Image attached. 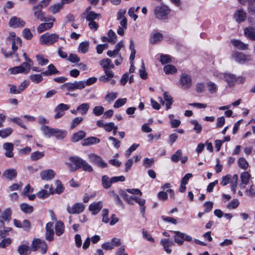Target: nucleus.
<instances>
[{
    "label": "nucleus",
    "instance_id": "nucleus-1",
    "mask_svg": "<svg viewBox=\"0 0 255 255\" xmlns=\"http://www.w3.org/2000/svg\"><path fill=\"white\" fill-rule=\"evenodd\" d=\"M69 160L75 165L73 167L71 163L67 164L70 168L71 171H76L81 168L84 171L89 172H92L93 170L92 167L87 162L80 157L72 156L69 158Z\"/></svg>",
    "mask_w": 255,
    "mask_h": 255
},
{
    "label": "nucleus",
    "instance_id": "nucleus-2",
    "mask_svg": "<svg viewBox=\"0 0 255 255\" xmlns=\"http://www.w3.org/2000/svg\"><path fill=\"white\" fill-rule=\"evenodd\" d=\"M15 33L10 32L9 33V36L6 39L7 44L6 46L2 47L1 49L2 53L6 58L14 54V51L15 48Z\"/></svg>",
    "mask_w": 255,
    "mask_h": 255
},
{
    "label": "nucleus",
    "instance_id": "nucleus-3",
    "mask_svg": "<svg viewBox=\"0 0 255 255\" xmlns=\"http://www.w3.org/2000/svg\"><path fill=\"white\" fill-rule=\"evenodd\" d=\"M59 35L56 33H46L40 37V42L42 45H51L58 41Z\"/></svg>",
    "mask_w": 255,
    "mask_h": 255
},
{
    "label": "nucleus",
    "instance_id": "nucleus-4",
    "mask_svg": "<svg viewBox=\"0 0 255 255\" xmlns=\"http://www.w3.org/2000/svg\"><path fill=\"white\" fill-rule=\"evenodd\" d=\"M170 9L164 5L155 6L154 9V13L155 17L160 19H165L167 17Z\"/></svg>",
    "mask_w": 255,
    "mask_h": 255
},
{
    "label": "nucleus",
    "instance_id": "nucleus-5",
    "mask_svg": "<svg viewBox=\"0 0 255 255\" xmlns=\"http://www.w3.org/2000/svg\"><path fill=\"white\" fill-rule=\"evenodd\" d=\"M100 65L103 68V70L105 74H107L109 76H112V73H114L111 69L115 68V65L112 63L111 59L106 58L102 59L100 62Z\"/></svg>",
    "mask_w": 255,
    "mask_h": 255
},
{
    "label": "nucleus",
    "instance_id": "nucleus-6",
    "mask_svg": "<svg viewBox=\"0 0 255 255\" xmlns=\"http://www.w3.org/2000/svg\"><path fill=\"white\" fill-rule=\"evenodd\" d=\"M84 84L82 81H75L74 83H66L61 86V88L65 89L67 91H73L77 89H84Z\"/></svg>",
    "mask_w": 255,
    "mask_h": 255
},
{
    "label": "nucleus",
    "instance_id": "nucleus-7",
    "mask_svg": "<svg viewBox=\"0 0 255 255\" xmlns=\"http://www.w3.org/2000/svg\"><path fill=\"white\" fill-rule=\"evenodd\" d=\"M88 159L91 162L96 164L98 167L101 168L108 167V164L104 162L102 158L96 154L91 153L89 154Z\"/></svg>",
    "mask_w": 255,
    "mask_h": 255
},
{
    "label": "nucleus",
    "instance_id": "nucleus-8",
    "mask_svg": "<svg viewBox=\"0 0 255 255\" xmlns=\"http://www.w3.org/2000/svg\"><path fill=\"white\" fill-rule=\"evenodd\" d=\"M32 10L34 11V16L35 18L41 21H47L49 20L52 21H55V19L54 17H50L46 18L45 16V13L42 10V8H36L35 5L32 7Z\"/></svg>",
    "mask_w": 255,
    "mask_h": 255
},
{
    "label": "nucleus",
    "instance_id": "nucleus-9",
    "mask_svg": "<svg viewBox=\"0 0 255 255\" xmlns=\"http://www.w3.org/2000/svg\"><path fill=\"white\" fill-rule=\"evenodd\" d=\"M220 79H224L230 87L233 86L236 80V76L234 74L228 73H219L217 75Z\"/></svg>",
    "mask_w": 255,
    "mask_h": 255
},
{
    "label": "nucleus",
    "instance_id": "nucleus-10",
    "mask_svg": "<svg viewBox=\"0 0 255 255\" xmlns=\"http://www.w3.org/2000/svg\"><path fill=\"white\" fill-rule=\"evenodd\" d=\"M70 108V106L65 104H60L58 105L55 108L54 111L56 112V114L54 115V119H58L64 115V112L68 110Z\"/></svg>",
    "mask_w": 255,
    "mask_h": 255
},
{
    "label": "nucleus",
    "instance_id": "nucleus-11",
    "mask_svg": "<svg viewBox=\"0 0 255 255\" xmlns=\"http://www.w3.org/2000/svg\"><path fill=\"white\" fill-rule=\"evenodd\" d=\"M121 244V243L120 239L117 238H114L110 242H108L102 244V247L103 249L108 251L111 250L115 247L120 246Z\"/></svg>",
    "mask_w": 255,
    "mask_h": 255
},
{
    "label": "nucleus",
    "instance_id": "nucleus-12",
    "mask_svg": "<svg viewBox=\"0 0 255 255\" xmlns=\"http://www.w3.org/2000/svg\"><path fill=\"white\" fill-rule=\"evenodd\" d=\"M180 83L182 89L184 90L189 89L192 85V80L190 76L185 73L182 74L180 76Z\"/></svg>",
    "mask_w": 255,
    "mask_h": 255
},
{
    "label": "nucleus",
    "instance_id": "nucleus-13",
    "mask_svg": "<svg viewBox=\"0 0 255 255\" xmlns=\"http://www.w3.org/2000/svg\"><path fill=\"white\" fill-rule=\"evenodd\" d=\"M232 57L237 62L244 64L246 61L251 60L249 55H246L243 53L235 52L232 54Z\"/></svg>",
    "mask_w": 255,
    "mask_h": 255
},
{
    "label": "nucleus",
    "instance_id": "nucleus-14",
    "mask_svg": "<svg viewBox=\"0 0 255 255\" xmlns=\"http://www.w3.org/2000/svg\"><path fill=\"white\" fill-rule=\"evenodd\" d=\"M53 223L52 222H48L47 223L45 230V239L48 241H51L53 239L54 232L53 230Z\"/></svg>",
    "mask_w": 255,
    "mask_h": 255
},
{
    "label": "nucleus",
    "instance_id": "nucleus-15",
    "mask_svg": "<svg viewBox=\"0 0 255 255\" xmlns=\"http://www.w3.org/2000/svg\"><path fill=\"white\" fill-rule=\"evenodd\" d=\"M55 175V172L52 169L44 170L40 173V177L41 179L47 181L53 179Z\"/></svg>",
    "mask_w": 255,
    "mask_h": 255
},
{
    "label": "nucleus",
    "instance_id": "nucleus-16",
    "mask_svg": "<svg viewBox=\"0 0 255 255\" xmlns=\"http://www.w3.org/2000/svg\"><path fill=\"white\" fill-rule=\"evenodd\" d=\"M33 63L28 62H23L20 66H17V73H21L27 74L30 69L31 66H32Z\"/></svg>",
    "mask_w": 255,
    "mask_h": 255
},
{
    "label": "nucleus",
    "instance_id": "nucleus-17",
    "mask_svg": "<svg viewBox=\"0 0 255 255\" xmlns=\"http://www.w3.org/2000/svg\"><path fill=\"white\" fill-rule=\"evenodd\" d=\"M2 177L9 181L12 180L16 177V170L13 168H8L2 172Z\"/></svg>",
    "mask_w": 255,
    "mask_h": 255
},
{
    "label": "nucleus",
    "instance_id": "nucleus-18",
    "mask_svg": "<svg viewBox=\"0 0 255 255\" xmlns=\"http://www.w3.org/2000/svg\"><path fill=\"white\" fill-rule=\"evenodd\" d=\"M160 244L163 246L164 250L167 254L171 253L172 251L169 249V247L174 245L172 241L168 239H163L160 241Z\"/></svg>",
    "mask_w": 255,
    "mask_h": 255
},
{
    "label": "nucleus",
    "instance_id": "nucleus-19",
    "mask_svg": "<svg viewBox=\"0 0 255 255\" xmlns=\"http://www.w3.org/2000/svg\"><path fill=\"white\" fill-rule=\"evenodd\" d=\"M3 148L6 151L5 155L7 157H11L13 156L12 152L13 144L10 142H6L3 144Z\"/></svg>",
    "mask_w": 255,
    "mask_h": 255
},
{
    "label": "nucleus",
    "instance_id": "nucleus-20",
    "mask_svg": "<svg viewBox=\"0 0 255 255\" xmlns=\"http://www.w3.org/2000/svg\"><path fill=\"white\" fill-rule=\"evenodd\" d=\"M55 185H56V188H55V190H53V189L51 187L49 188L50 193L51 194H53L54 193L59 194L61 193L63 191L64 189L61 182L59 180H57L55 181Z\"/></svg>",
    "mask_w": 255,
    "mask_h": 255
},
{
    "label": "nucleus",
    "instance_id": "nucleus-21",
    "mask_svg": "<svg viewBox=\"0 0 255 255\" xmlns=\"http://www.w3.org/2000/svg\"><path fill=\"white\" fill-rule=\"evenodd\" d=\"M17 251L20 255H29L31 250L28 244H22L18 247Z\"/></svg>",
    "mask_w": 255,
    "mask_h": 255
},
{
    "label": "nucleus",
    "instance_id": "nucleus-22",
    "mask_svg": "<svg viewBox=\"0 0 255 255\" xmlns=\"http://www.w3.org/2000/svg\"><path fill=\"white\" fill-rule=\"evenodd\" d=\"M247 17L246 13L243 9L237 10L234 14V18L238 22L244 21Z\"/></svg>",
    "mask_w": 255,
    "mask_h": 255
},
{
    "label": "nucleus",
    "instance_id": "nucleus-23",
    "mask_svg": "<svg viewBox=\"0 0 255 255\" xmlns=\"http://www.w3.org/2000/svg\"><path fill=\"white\" fill-rule=\"evenodd\" d=\"M60 72L56 69L53 64H50L47 67V70L42 73L44 76H50L55 74H59Z\"/></svg>",
    "mask_w": 255,
    "mask_h": 255
},
{
    "label": "nucleus",
    "instance_id": "nucleus-24",
    "mask_svg": "<svg viewBox=\"0 0 255 255\" xmlns=\"http://www.w3.org/2000/svg\"><path fill=\"white\" fill-rule=\"evenodd\" d=\"M231 43L236 48L240 50H245L248 48V45L240 40L233 39L231 40Z\"/></svg>",
    "mask_w": 255,
    "mask_h": 255
},
{
    "label": "nucleus",
    "instance_id": "nucleus-25",
    "mask_svg": "<svg viewBox=\"0 0 255 255\" xmlns=\"http://www.w3.org/2000/svg\"><path fill=\"white\" fill-rule=\"evenodd\" d=\"M100 140L99 138L94 136H90L84 139L82 141V144L83 146H87L89 145L98 143L100 142Z\"/></svg>",
    "mask_w": 255,
    "mask_h": 255
},
{
    "label": "nucleus",
    "instance_id": "nucleus-26",
    "mask_svg": "<svg viewBox=\"0 0 255 255\" xmlns=\"http://www.w3.org/2000/svg\"><path fill=\"white\" fill-rule=\"evenodd\" d=\"M55 234L57 236H60L62 235L65 231L64 223L60 221H57L55 225Z\"/></svg>",
    "mask_w": 255,
    "mask_h": 255
},
{
    "label": "nucleus",
    "instance_id": "nucleus-27",
    "mask_svg": "<svg viewBox=\"0 0 255 255\" xmlns=\"http://www.w3.org/2000/svg\"><path fill=\"white\" fill-rule=\"evenodd\" d=\"M163 39L162 34L159 32L155 33L153 34H151L149 41L152 44H155L158 43V42L161 41Z\"/></svg>",
    "mask_w": 255,
    "mask_h": 255
},
{
    "label": "nucleus",
    "instance_id": "nucleus-28",
    "mask_svg": "<svg viewBox=\"0 0 255 255\" xmlns=\"http://www.w3.org/2000/svg\"><path fill=\"white\" fill-rule=\"evenodd\" d=\"M86 132L84 131L79 130L72 135L71 141L74 142H78L84 138L86 136Z\"/></svg>",
    "mask_w": 255,
    "mask_h": 255
},
{
    "label": "nucleus",
    "instance_id": "nucleus-29",
    "mask_svg": "<svg viewBox=\"0 0 255 255\" xmlns=\"http://www.w3.org/2000/svg\"><path fill=\"white\" fill-rule=\"evenodd\" d=\"M11 211L10 208H6L0 216V220L4 222H8L11 220Z\"/></svg>",
    "mask_w": 255,
    "mask_h": 255
},
{
    "label": "nucleus",
    "instance_id": "nucleus-30",
    "mask_svg": "<svg viewBox=\"0 0 255 255\" xmlns=\"http://www.w3.org/2000/svg\"><path fill=\"white\" fill-rule=\"evenodd\" d=\"M245 35L250 39L255 40V28L253 27H246L244 29Z\"/></svg>",
    "mask_w": 255,
    "mask_h": 255
},
{
    "label": "nucleus",
    "instance_id": "nucleus-31",
    "mask_svg": "<svg viewBox=\"0 0 255 255\" xmlns=\"http://www.w3.org/2000/svg\"><path fill=\"white\" fill-rule=\"evenodd\" d=\"M63 7V5L60 2V3H55L50 6L48 8V10L53 14H56L59 12Z\"/></svg>",
    "mask_w": 255,
    "mask_h": 255
},
{
    "label": "nucleus",
    "instance_id": "nucleus-32",
    "mask_svg": "<svg viewBox=\"0 0 255 255\" xmlns=\"http://www.w3.org/2000/svg\"><path fill=\"white\" fill-rule=\"evenodd\" d=\"M163 97L166 101V110H168L171 108V106L173 102V98L167 92L164 93Z\"/></svg>",
    "mask_w": 255,
    "mask_h": 255
},
{
    "label": "nucleus",
    "instance_id": "nucleus-33",
    "mask_svg": "<svg viewBox=\"0 0 255 255\" xmlns=\"http://www.w3.org/2000/svg\"><path fill=\"white\" fill-rule=\"evenodd\" d=\"M101 181L103 187L105 189L110 188L113 183L111 178H110L107 175L103 176Z\"/></svg>",
    "mask_w": 255,
    "mask_h": 255
},
{
    "label": "nucleus",
    "instance_id": "nucleus-34",
    "mask_svg": "<svg viewBox=\"0 0 255 255\" xmlns=\"http://www.w3.org/2000/svg\"><path fill=\"white\" fill-rule=\"evenodd\" d=\"M41 129L45 136L50 137L53 135L55 128H51L47 126H43Z\"/></svg>",
    "mask_w": 255,
    "mask_h": 255
},
{
    "label": "nucleus",
    "instance_id": "nucleus-35",
    "mask_svg": "<svg viewBox=\"0 0 255 255\" xmlns=\"http://www.w3.org/2000/svg\"><path fill=\"white\" fill-rule=\"evenodd\" d=\"M17 228H21L26 231H29L30 228V223L27 220H23L22 222L17 220Z\"/></svg>",
    "mask_w": 255,
    "mask_h": 255
},
{
    "label": "nucleus",
    "instance_id": "nucleus-36",
    "mask_svg": "<svg viewBox=\"0 0 255 255\" xmlns=\"http://www.w3.org/2000/svg\"><path fill=\"white\" fill-rule=\"evenodd\" d=\"M66 135V130L55 128L53 136H55L57 139L60 140L63 139Z\"/></svg>",
    "mask_w": 255,
    "mask_h": 255
},
{
    "label": "nucleus",
    "instance_id": "nucleus-37",
    "mask_svg": "<svg viewBox=\"0 0 255 255\" xmlns=\"http://www.w3.org/2000/svg\"><path fill=\"white\" fill-rule=\"evenodd\" d=\"M101 16L100 13H97L93 11L88 12L86 15V20L88 21H94L96 19H100Z\"/></svg>",
    "mask_w": 255,
    "mask_h": 255
},
{
    "label": "nucleus",
    "instance_id": "nucleus-38",
    "mask_svg": "<svg viewBox=\"0 0 255 255\" xmlns=\"http://www.w3.org/2000/svg\"><path fill=\"white\" fill-rule=\"evenodd\" d=\"M90 108L88 103H83L77 107V110L82 115H86Z\"/></svg>",
    "mask_w": 255,
    "mask_h": 255
},
{
    "label": "nucleus",
    "instance_id": "nucleus-39",
    "mask_svg": "<svg viewBox=\"0 0 255 255\" xmlns=\"http://www.w3.org/2000/svg\"><path fill=\"white\" fill-rule=\"evenodd\" d=\"M53 24L52 22L41 23L37 27V31L38 33H41L46 30L51 28Z\"/></svg>",
    "mask_w": 255,
    "mask_h": 255
},
{
    "label": "nucleus",
    "instance_id": "nucleus-40",
    "mask_svg": "<svg viewBox=\"0 0 255 255\" xmlns=\"http://www.w3.org/2000/svg\"><path fill=\"white\" fill-rule=\"evenodd\" d=\"M89 42L85 41L80 43L78 47L79 52L82 53H86L88 51Z\"/></svg>",
    "mask_w": 255,
    "mask_h": 255
},
{
    "label": "nucleus",
    "instance_id": "nucleus-41",
    "mask_svg": "<svg viewBox=\"0 0 255 255\" xmlns=\"http://www.w3.org/2000/svg\"><path fill=\"white\" fill-rule=\"evenodd\" d=\"M163 71L166 74H175L177 70L176 67L172 65H166L163 67Z\"/></svg>",
    "mask_w": 255,
    "mask_h": 255
},
{
    "label": "nucleus",
    "instance_id": "nucleus-42",
    "mask_svg": "<svg viewBox=\"0 0 255 255\" xmlns=\"http://www.w3.org/2000/svg\"><path fill=\"white\" fill-rule=\"evenodd\" d=\"M175 236L174 237V242L179 245H182L183 243V237L181 236L183 233L179 231H174Z\"/></svg>",
    "mask_w": 255,
    "mask_h": 255
},
{
    "label": "nucleus",
    "instance_id": "nucleus-43",
    "mask_svg": "<svg viewBox=\"0 0 255 255\" xmlns=\"http://www.w3.org/2000/svg\"><path fill=\"white\" fill-rule=\"evenodd\" d=\"M43 240H41L39 239H34L31 244V251L35 252L39 248L40 245L43 242Z\"/></svg>",
    "mask_w": 255,
    "mask_h": 255
},
{
    "label": "nucleus",
    "instance_id": "nucleus-44",
    "mask_svg": "<svg viewBox=\"0 0 255 255\" xmlns=\"http://www.w3.org/2000/svg\"><path fill=\"white\" fill-rule=\"evenodd\" d=\"M44 155V152L36 151L31 154L30 159L32 161H36L43 157Z\"/></svg>",
    "mask_w": 255,
    "mask_h": 255
},
{
    "label": "nucleus",
    "instance_id": "nucleus-45",
    "mask_svg": "<svg viewBox=\"0 0 255 255\" xmlns=\"http://www.w3.org/2000/svg\"><path fill=\"white\" fill-rule=\"evenodd\" d=\"M238 180V175L237 174H234L233 176V177L231 179V180L230 181L231 190L234 193H235L236 191Z\"/></svg>",
    "mask_w": 255,
    "mask_h": 255
},
{
    "label": "nucleus",
    "instance_id": "nucleus-46",
    "mask_svg": "<svg viewBox=\"0 0 255 255\" xmlns=\"http://www.w3.org/2000/svg\"><path fill=\"white\" fill-rule=\"evenodd\" d=\"M12 131V128H10L0 130V137L2 138H6L11 134Z\"/></svg>",
    "mask_w": 255,
    "mask_h": 255
},
{
    "label": "nucleus",
    "instance_id": "nucleus-47",
    "mask_svg": "<svg viewBox=\"0 0 255 255\" xmlns=\"http://www.w3.org/2000/svg\"><path fill=\"white\" fill-rule=\"evenodd\" d=\"M250 177L251 175L248 172H243L241 175L242 183L244 185L248 184Z\"/></svg>",
    "mask_w": 255,
    "mask_h": 255
},
{
    "label": "nucleus",
    "instance_id": "nucleus-48",
    "mask_svg": "<svg viewBox=\"0 0 255 255\" xmlns=\"http://www.w3.org/2000/svg\"><path fill=\"white\" fill-rule=\"evenodd\" d=\"M36 58L38 64L41 66L46 65L49 62L48 60L44 58V56L42 55H36Z\"/></svg>",
    "mask_w": 255,
    "mask_h": 255
},
{
    "label": "nucleus",
    "instance_id": "nucleus-49",
    "mask_svg": "<svg viewBox=\"0 0 255 255\" xmlns=\"http://www.w3.org/2000/svg\"><path fill=\"white\" fill-rule=\"evenodd\" d=\"M239 166L244 170H246L249 167V163L245 158L240 157L238 160Z\"/></svg>",
    "mask_w": 255,
    "mask_h": 255
},
{
    "label": "nucleus",
    "instance_id": "nucleus-50",
    "mask_svg": "<svg viewBox=\"0 0 255 255\" xmlns=\"http://www.w3.org/2000/svg\"><path fill=\"white\" fill-rule=\"evenodd\" d=\"M118 96V93L117 92H111L108 93V94L105 96V100L109 103H111Z\"/></svg>",
    "mask_w": 255,
    "mask_h": 255
},
{
    "label": "nucleus",
    "instance_id": "nucleus-51",
    "mask_svg": "<svg viewBox=\"0 0 255 255\" xmlns=\"http://www.w3.org/2000/svg\"><path fill=\"white\" fill-rule=\"evenodd\" d=\"M104 108L101 106H96L93 110V114L96 116H100L104 113Z\"/></svg>",
    "mask_w": 255,
    "mask_h": 255
},
{
    "label": "nucleus",
    "instance_id": "nucleus-52",
    "mask_svg": "<svg viewBox=\"0 0 255 255\" xmlns=\"http://www.w3.org/2000/svg\"><path fill=\"white\" fill-rule=\"evenodd\" d=\"M83 120V118L80 117L74 118L71 123V128L74 129L76 126L79 125Z\"/></svg>",
    "mask_w": 255,
    "mask_h": 255
},
{
    "label": "nucleus",
    "instance_id": "nucleus-53",
    "mask_svg": "<svg viewBox=\"0 0 255 255\" xmlns=\"http://www.w3.org/2000/svg\"><path fill=\"white\" fill-rule=\"evenodd\" d=\"M52 0H42L37 4L35 5L36 8H43L47 7Z\"/></svg>",
    "mask_w": 255,
    "mask_h": 255
},
{
    "label": "nucleus",
    "instance_id": "nucleus-54",
    "mask_svg": "<svg viewBox=\"0 0 255 255\" xmlns=\"http://www.w3.org/2000/svg\"><path fill=\"white\" fill-rule=\"evenodd\" d=\"M139 75L141 78L146 79L147 78V74L145 71V68L143 61H142L141 68L139 70Z\"/></svg>",
    "mask_w": 255,
    "mask_h": 255
},
{
    "label": "nucleus",
    "instance_id": "nucleus-55",
    "mask_svg": "<svg viewBox=\"0 0 255 255\" xmlns=\"http://www.w3.org/2000/svg\"><path fill=\"white\" fill-rule=\"evenodd\" d=\"M182 155V151L180 149L177 150L176 152L172 155L171 157V159L174 162H177L179 161V158Z\"/></svg>",
    "mask_w": 255,
    "mask_h": 255
},
{
    "label": "nucleus",
    "instance_id": "nucleus-56",
    "mask_svg": "<svg viewBox=\"0 0 255 255\" xmlns=\"http://www.w3.org/2000/svg\"><path fill=\"white\" fill-rule=\"evenodd\" d=\"M30 80L36 83H39L43 80V77L40 74H34L30 76Z\"/></svg>",
    "mask_w": 255,
    "mask_h": 255
},
{
    "label": "nucleus",
    "instance_id": "nucleus-57",
    "mask_svg": "<svg viewBox=\"0 0 255 255\" xmlns=\"http://www.w3.org/2000/svg\"><path fill=\"white\" fill-rule=\"evenodd\" d=\"M29 82L28 81H24L22 82L18 86V88H17V94L20 93L22 91H23L29 85Z\"/></svg>",
    "mask_w": 255,
    "mask_h": 255
},
{
    "label": "nucleus",
    "instance_id": "nucleus-58",
    "mask_svg": "<svg viewBox=\"0 0 255 255\" xmlns=\"http://www.w3.org/2000/svg\"><path fill=\"white\" fill-rule=\"evenodd\" d=\"M126 103V98L119 99L114 103V107L115 108H119L124 105Z\"/></svg>",
    "mask_w": 255,
    "mask_h": 255
},
{
    "label": "nucleus",
    "instance_id": "nucleus-59",
    "mask_svg": "<svg viewBox=\"0 0 255 255\" xmlns=\"http://www.w3.org/2000/svg\"><path fill=\"white\" fill-rule=\"evenodd\" d=\"M190 123L194 126V129L196 131L197 133H200L202 129V127L200 124H199L197 121L192 120Z\"/></svg>",
    "mask_w": 255,
    "mask_h": 255
},
{
    "label": "nucleus",
    "instance_id": "nucleus-60",
    "mask_svg": "<svg viewBox=\"0 0 255 255\" xmlns=\"http://www.w3.org/2000/svg\"><path fill=\"white\" fill-rule=\"evenodd\" d=\"M50 194H51L50 193L49 191L48 192L45 190H42L37 193V196L40 199H44L48 197Z\"/></svg>",
    "mask_w": 255,
    "mask_h": 255
},
{
    "label": "nucleus",
    "instance_id": "nucleus-61",
    "mask_svg": "<svg viewBox=\"0 0 255 255\" xmlns=\"http://www.w3.org/2000/svg\"><path fill=\"white\" fill-rule=\"evenodd\" d=\"M139 146L138 144H133L126 151L125 153L126 156L128 157L131 153L134 151Z\"/></svg>",
    "mask_w": 255,
    "mask_h": 255
},
{
    "label": "nucleus",
    "instance_id": "nucleus-62",
    "mask_svg": "<svg viewBox=\"0 0 255 255\" xmlns=\"http://www.w3.org/2000/svg\"><path fill=\"white\" fill-rule=\"evenodd\" d=\"M67 60L72 63H78L80 61V58L75 54H70Z\"/></svg>",
    "mask_w": 255,
    "mask_h": 255
},
{
    "label": "nucleus",
    "instance_id": "nucleus-63",
    "mask_svg": "<svg viewBox=\"0 0 255 255\" xmlns=\"http://www.w3.org/2000/svg\"><path fill=\"white\" fill-rule=\"evenodd\" d=\"M11 243V240L10 238L4 239L0 243V247L1 248H5L10 245Z\"/></svg>",
    "mask_w": 255,
    "mask_h": 255
},
{
    "label": "nucleus",
    "instance_id": "nucleus-64",
    "mask_svg": "<svg viewBox=\"0 0 255 255\" xmlns=\"http://www.w3.org/2000/svg\"><path fill=\"white\" fill-rule=\"evenodd\" d=\"M31 151V149L30 147L27 146L23 148L20 149L18 151V154L20 156H24L28 154Z\"/></svg>",
    "mask_w": 255,
    "mask_h": 255
}]
</instances>
